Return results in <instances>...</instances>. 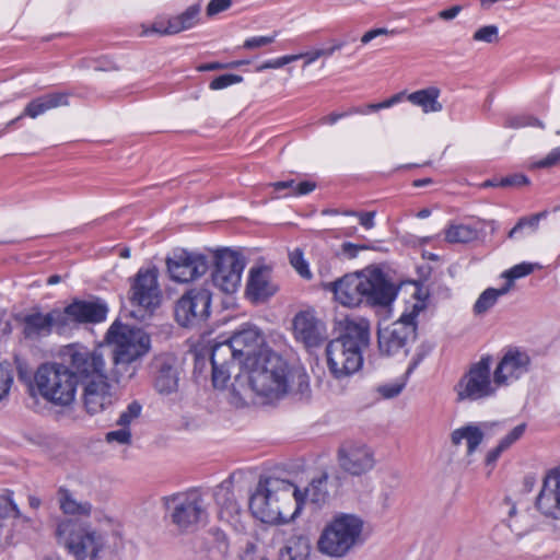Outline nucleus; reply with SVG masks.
Wrapping results in <instances>:
<instances>
[{
  "mask_svg": "<svg viewBox=\"0 0 560 560\" xmlns=\"http://www.w3.org/2000/svg\"><path fill=\"white\" fill-rule=\"evenodd\" d=\"M529 364L530 359L526 352L517 349L508 350L492 370L498 388L510 386L516 382L528 371Z\"/></svg>",
  "mask_w": 560,
  "mask_h": 560,
  "instance_id": "obj_21",
  "label": "nucleus"
},
{
  "mask_svg": "<svg viewBox=\"0 0 560 560\" xmlns=\"http://www.w3.org/2000/svg\"><path fill=\"white\" fill-rule=\"evenodd\" d=\"M153 387L163 396H168L178 390L180 368L175 355L163 353L154 358L152 362Z\"/></svg>",
  "mask_w": 560,
  "mask_h": 560,
  "instance_id": "obj_19",
  "label": "nucleus"
},
{
  "mask_svg": "<svg viewBox=\"0 0 560 560\" xmlns=\"http://www.w3.org/2000/svg\"><path fill=\"white\" fill-rule=\"evenodd\" d=\"M509 292V287L501 289L488 288L485 290L474 305V312L477 315L487 313L498 301V299Z\"/></svg>",
  "mask_w": 560,
  "mask_h": 560,
  "instance_id": "obj_38",
  "label": "nucleus"
},
{
  "mask_svg": "<svg viewBox=\"0 0 560 560\" xmlns=\"http://www.w3.org/2000/svg\"><path fill=\"white\" fill-rule=\"evenodd\" d=\"M364 302L374 307H388L396 299L399 287L377 267L362 270Z\"/></svg>",
  "mask_w": 560,
  "mask_h": 560,
  "instance_id": "obj_13",
  "label": "nucleus"
},
{
  "mask_svg": "<svg viewBox=\"0 0 560 560\" xmlns=\"http://www.w3.org/2000/svg\"><path fill=\"white\" fill-rule=\"evenodd\" d=\"M56 536L77 560H96L104 547L102 534L72 521H61L56 528Z\"/></svg>",
  "mask_w": 560,
  "mask_h": 560,
  "instance_id": "obj_8",
  "label": "nucleus"
},
{
  "mask_svg": "<svg viewBox=\"0 0 560 560\" xmlns=\"http://www.w3.org/2000/svg\"><path fill=\"white\" fill-rule=\"evenodd\" d=\"M364 521L351 513H337L323 528L317 540L320 553L342 558L363 542Z\"/></svg>",
  "mask_w": 560,
  "mask_h": 560,
  "instance_id": "obj_4",
  "label": "nucleus"
},
{
  "mask_svg": "<svg viewBox=\"0 0 560 560\" xmlns=\"http://www.w3.org/2000/svg\"><path fill=\"white\" fill-rule=\"evenodd\" d=\"M290 369L278 353L262 352L249 368L241 371L232 383L233 394L246 400L252 395L278 399L289 388Z\"/></svg>",
  "mask_w": 560,
  "mask_h": 560,
  "instance_id": "obj_1",
  "label": "nucleus"
},
{
  "mask_svg": "<svg viewBox=\"0 0 560 560\" xmlns=\"http://www.w3.org/2000/svg\"><path fill=\"white\" fill-rule=\"evenodd\" d=\"M215 502L219 506V517L231 522L238 513L240 506L234 499L233 492L225 487H218L214 492Z\"/></svg>",
  "mask_w": 560,
  "mask_h": 560,
  "instance_id": "obj_32",
  "label": "nucleus"
},
{
  "mask_svg": "<svg viewBox=\"0 0 560 560\" xmlns=\"http://www.w3.org/2000/svg\"><path fill=\"white\" fill-rule=\"evenodd\" d=\"M529 183L528 178L522 174H514L512 176L504 177L500 180L499 186H522Z\"/></svg>",
  "mask_w": 560,
  "mask_h": 560,
  "instance_id": "obj_59",
  "label": "nucleus"
},
{
  "mask_svg": "<svg viewBox=\"0 0 560 560\" xmlns=\"http://www.w3.org/2000/svg\"><path fill=\"white\" fill-rule=\"evenodd\" d=\"M479 232L468 224H451L445 230V240L448 243H469L477 240Z\"/></svg>",
  "mask_w": 560,
  "mask_h": 560,
  "instance_id": "obj_37",
  "label": "nucleus"
},
{
  "mask_svg": "<svg viewBox=\"0 0 560 560\" xmlns=\"http://www.w3.org/2000/svg\"><path fill=\"white\" fill-rule=\"evenodd\" d=\"M47 110L39 97L31 101L24 108L23 115L30 118H37L39 115L45 114Z\"/></svg>",
  "mask_w": 560,
  "mask_h": 560,
  "instance_id": "obj_52",
  "label": "nucleus"
},
{
  "mask_svg": "<svg viewBox=\"0 0 560 560\" xmlns=\"http://www.w3.org/2000/svg\"><path fill=\"white\" fill-rule=\"evenodd\" d=\"M210 361L211 365H230L238 362L233 336L230 339L215 343L212 347Z\"/></svg>",
  "mask_w": 560,
  "mask_h": 560,
  "instance_id": "obj_35",
  "label": "nucleus"
},
{
  "mask_svg": "<svg viewBox=\"0 0 560 560\" xmlns=\"http://www.w3.org/2000/svg\"><path fill=\"white\" fill-rule=\"evenodd\" d=\"M536 506L545 516L560 520V469L545 477Z\"/></svg>",
  "mask_w": 560,
  "mask_h": 560,
  "instance_id": "obj_25",
  "label": "nucleus"
},
{
  "mask_svg": "<svg viewBox=\"0 0 560 560\" xmlns=\"http://www.w3.org/2000/svg\"><path fill=\"white\" fill-rule=\"evenodd\" d=\"M230 365H212V382L215 387H223L230 378Z\"/></svg>",
  "mask_w": 560,
  "mask_h": 560,
  "instance_id": "obj_50",
  "label": "nucleus"
},
{
  "mask_svg": "<svg viewBox=\"0 0 560 560\" xmlns=\"http://www.w3.org/2000/svg\"><path fill=\"white\" fill-rule=\"evenodd\" d=\"M537 267H539L537 264L521 262L505 270L502 273V277L506 279V283L503 287H509L510 291L515 280L530 275Z\"/></svg>",
  "mask_w": 560,
  "mask_h": 560,
  "instance_id": "obj_39",
  "label": "nucleus"
},
{
  "mask_svg": "<svg viewBox=\"0 0 560 560\" xmlns=\"http://www.w3.org/2000/svg\"><path fill=\"white\" fill-rule=\"evenodd\" d=\"M172 523L180 530H194L208 518L207 503L198 491L183 492L163 499Z\"/></svg>",
  "mask_w": 560,
  "mask_h": 560,
  "instance_id": "obj_9",
  "label": "nucleus"
},
{
  "mask_svg": "<svg viewBox=\"0 0 560 560\" xmlns=\"http://www.w3.org/2000/svg\"><path fill=\"white\" fill-rule=\"evenodd\" d=\"M138 359L121 355H113L114 368L112 370V380L119 384H127L138 371Z\"/></svg>",
  "mask_w": 560,
  "mask_h": 560,
  "instance_id": "obj_33",
  "label": "nucleus"
},
{
  "mask_svg": "<svg viewBox=\"0 0 560 560\" xmlns=\"http://www.w3.org/2000/svg\"><path fill=\"white\" fill-rule=\"evenodd\" d=\"M325 289L331 291L335 300L343 306L354 307L364 302L362 271L329 282Z\"/></svg>",
  "mask_w": 560,
  "mask_h": 560,
  "instance_id": "obj_24",
  "label": "nucleus"
},
{
  "mask_svg": "<svg viewBox=\"0 0 560 560\" xmlns=\"http://www.w3.org/2000/svg\"><path fill=\"white\" fill-rule=\"evenodd\" d=\"M312 544L308 536L293 534L278 549V560H310Z\"/></svg>",
  "mask_w": 560,
  "mask_h": 560,
  "instance_id": "obj_27",
  "label": "nucleus"
},
{
  "mask_svg": "<svg viewBox=\"0 0 560 560\" xmlns=\"http://www.w3.org/2000/svg\"><path fill=\"white\" fill-rule=\"evenodd\" d=\"M374 218H375V211L370 212H360L358 214V219L360 221V224L365 228L366 230H370L374 228Z\"/></svg>",
  "mask_w": 560,
  "mask_h": 560,
  "instance_id": "obj_64",
  "label": "nucleus"
},
{
  "mask_svg": "<svg viewBox=\"0 0 560 560\" xmlns=\"http://www.w3.org/2000/svg\"><path fill=\"white\" fill-rule=\"evenodd\" d=\"M303 55H288V56H282V57H279L277 59H273V60H268L261 65H259L257 68H256V71L257 72H261L266 69H278V68H282L283 66L290 63V62H293V61H296L299 59H301Z\"/></svg>",
  "mask_w": 560,
  "mask_h": 560,
  "instance_id": "obj_46",
  "label": "nucleus"
},
{
  "mask_svg": "<svg viewBox=\"0 0 560 560\" xmlns=\"http://www.w3.org/2000/svg\"><path fill=\"white\" fill-rule=\"evenodd\" d=\"M232 4L231 0H211L207 7V15L213 16L228 10Z\"/></svg>",
  "mask_w": 560,
  "mask_h": 560,
  "instance_id": "obj_56",
  "label": "nucleus"
},
{
  "mask_svg": "<svg viewBox=\"0 0 560 560\" xmlns=\"http://www.w3.org/2000/svg\"><path fill=\"white\" fill-rule=\"evenodd\" d=\"M340 469L351 476H362L375 466L374 451L363 442L346 441L337 452Z\"/></svg>",
  "mask_w": 560,
  "mask_h": 560,
  "instance_id": "obj_18",
  "label": "nucleus"
},
{
  "mask_svg": "<svg viewBox=\"0 0 560 560\" xmlns=\"http://www.w3.org/2000/svg\"><path fill=\"white\" fill-rule=\"evenodd\" d=\"M292 325L295 340L306 349L320 347L327 338L326 326L316 317L314 311L299 312L294 316Z\"/></svg>",
  "mask_w": 560,
  "mask_h": 560,
  "instance_id": "obj_20",
  "label": "nucleus"
},
{
  "mask_svg": "<svg viewBox=\"0 0 560 560\" xmlns=\"http://www.w3.org/2000/svg\"><path fill=\"white\" fill-rule=\"evenodd\" d=\"M34 387L48 402L68 407L75 400L78 384L60 362L42 364L34 375Z\"/></svg>",
  "mask_w": 560,
  "mask_h": 560,
  "instance_id": "obj_5",
  "label": "nucleus"
},
{
  "mask_svg": "<svg viewBox=\"0 0 560 560\" xmlns=\"http://www.w3.org/2000/svg\"><path fill=\"white\" fill-rule=\"evenodd\" d=\"M107 307L100 302L75 301L63 310L50 312L52 331L65 334L82 323H100L106 318Z\"/></svg>",
  "mask_w": 560,
  "mask_h": 560,
  "instance_id": "obj_11",
  "label": "nucleus"
},
{
  "mask_svg": "<svg viewBox=\"0 0 560 560\" xmlns=\"http://www.w3.org/2000/svg\"><path fill=\"white\" fill-rule=\"evenodd\" d=\"M199 13L200 7L198 4L191 5L182 14L168 19L166 28L156 25L154 30L160 32V35H174L189 30L198 23Z\"/></svg>",
  "mask_w": 560,
  "mask_h": 560,
  "instance_id": "obj_29",
  "label": "nucleus"
},
{
  "mask_svg": "<svg viewBox=\"0 0 560 560\" xmlns=\"http://www.w3.org/2000/svg\"><path fill=\"white\" fill-rule=\"evenodd\" d=\"M328 475L323 472L318 478L312 479L310 485L304 489L300 490L295 487L294 493V512L298 515L302 509V506L306 503H313L315 505L324 504L328 497L327 490Z\"/></svg>",
  "mask_w": 560,
  "mask_h": 560,
  "instance_id": "obj_26",
  "label": "nucleus"
},
{
  "mask_svg": "<svg viewBox=\"0 0 560 560\" xmlns=\"http://www.w3.org/2000/svg\"><path fill=\"white\" fill-rule=\"evenodd\" d=\"M560 163V147L552 149L546 158L537 161L534 167L546 168L558 165Z\"/></svg>",
  "mask_w": 560,
  "mask_h": 560,
  "instance_id": "obj_51",
  "label": "nucleus"
},
{
  "mask_svg": "<svg viewBox=\"0 0 560 560\" xmlns=\"http://www.w3.org/2000/svg\"><path fill=\"white\" fill-rule=\"evenodd\" d=\"M80 385L82 386V404L88 413H100L113 405L115 397L107 375Z\"/></svg>",
  "mask_w": 560,
  "mask_h": 560,
  "instance_id": "obj_23",
  "label": "nucleus"
},
{
  "mask_svg": "<svg viewBox=\"0 0 560 560\" xmlns=\"http://www.w3.org/2000/svg\"><path fill=\"white\" fill-rule=\"evenodd\" d=\"M276 35L252 37L244 42V48L254 49L273 43Z\"/></svg>",
  "mask_w": 560,
  "mask_h": 560,
  "instance_id": "obj_57",
  "label": "nucleus"
},
{
  "mask_svg": "<svg viewBox=\"0 0 560 560\" xmlns=\"http://www.w3.org/2000/svg\"><path fill=\"white\" fill-rule=\"evenodd\" d=\"M245 260L241 254L221 249L214 256L213 284L224 293H234L241 284Z\"/></svg>",
  "mask_w": 560,
  "mask_h": 560,
  "instance_id": "obj_14",
  "label": "nucleus"
},
{
  "mask_svg": "<svg viewBox=\"0 0 560 560\" xmlns=\"http://www.w3.org/2000/svg\"><path fill=\"white\" fill-rule=\"evenodd\" d=\"M20 510L10 497L0 498V521L9 517H19Z\"/></svg>",
  "mask_w": 560,
  "mask_h": 560,
  "instance_id": "obj_49",
  "label": "nucleus"
},
{
  "mask_svg": "<svg viewBox=\"0 0 560 560\" xmlns=\"http://www.w3.org/2000/svg\"><path fill=\"white\" fill-rule=\"evenodd\" d=\"M277 291V287L269 281V273L266 269H252L247 283V294L255 301H264Z\"/></svg>",
  "mask_w": 560,
  "mask_h": 560,
  "instance_id": "obj_28",
  "label": "nucleus"
},
{
  "mask_svg": "<svg viewBox=\"0 0 560 560\" xmlns=\"http://www.w3.org/2000/svg\"><path fill=\"white\" fill-rule=\"evenodd\" d=\"M233 339L242 371L249 368V363L256 361L262 352H271L265 345L262 334L255 327L237 331L233 335Z\"/></svg>",
  "mask_w": 560,
  "mask_h": 560,
  "instance_id": "obj_22",
  "label": "nucleus"
},
{
  "mask_svg": "<svg viewBox=\"0 0 560 560\" xmlns=\"http://www.w3.org/2000/svg\"><path fill=\"white\" fill-rule=\"evenodd\" d=\"M166 267L173 281L186 283L203 276L209 264L201 254L176 249L166 258Z\"/></svg>",
  "mask_w": 560,
  "mask_h": 560,
  "instance_id": "obj_17",
  "label": "nucleus"
},
{
  "mask_svg": "<svg viewBox=\"0 0 560 560\" xmlns=\"http://www.w3.org/2000/svg\"><path fill=\"white\" fill-rule=\"evenodd\" d=\"M483 432L477 424H467L465 427L454 430L451 434L453 445H459L463 440L467 444V453L472 454L479 444L482 442Z\"/></svg>",
  "mask_w": 560,
  "mask_h": 560,
  "instance_id": "obj_31",
  "label": "nucleus"
},
{
  "mask_svg": "<svg viewBox=\"0 0 560 560\" xmlns=\"http://www.w3.org/2000/svg\"><path fill=\"white\" fill-rule=\"evenodd\" d=\"M492 357L483 355L471 363L454 385L457 402H480L497 395L498 386L492 375Z\"/></svg>",
  "mask_w": 560,
  "mask_h": 560,
  "instance_id": "obj_6",
  "label": "nucleus"
},
{
  "mask_svg": "<svg viewBox=\"0 0 560 560\" xmlns=\"http://www.w3.org/2000/svg\"><path fill=\"white\" fill-rule=\"evenodd\" d=\"M420 311L421 306L413 304L410 312L401 314L397 320L378 329L377 343L383 355L395 357L408 353L409 346L417 337L416 318Z\"/></svg>",
  "mask_w": 560,
  "mask_h": 560,
  "instance_id": "obj_7",
  "label": "nucleus"
},
{
  "mask_svg": "<svg viewBox=\"0 0 560 560\" xmlns=\"http://www.w3.org/2000/svg\"><path fill=\"white\" fill-rule=\"evenodd\" d=\"M113 354L139 359L150 349V337L142 329L115 323L107 332Z\"/></svg>",
  "mask_w": 560,
  "mask_h": 560,
  "instance_id": "obj_12",
  "label": "nucleus"
},
{
  "mask_svg": "<svg viewBox=\"0 0 560 560\" xmlns=\"http://www.w3.org/2000/svg\"><path fill=\"white\" fill-rule=\"evenodd\" d=\"M526 424L521 423L516 425L509 434H506L500 442L509 448L514 442H516L524 434Z\"/></svg>",
  "mask_w": 560,
  "mask_h": 560,
  "instance_id": "obj_54",
  "label": "nucleus"
},
{
  "mask_svg": "<svg viewBox=\"0 0 560 560\" xmlns=\"http://www.w3.org/2000/svg\"><path fill=\"white\" fill-rule=\"evenodd\" d=\"M244 63H246V61H236V62H232V63H228V65L220 63V62H209V63L200 65L197 68V70L198 71H213V70L224 69V68L236 67V66L244 65Z\"/></svg>",
  "mask_w": 560,
  "mask_h": 560,
  "instance_id": "obj_62",
  "label": "nucleus"
},
{
  "mask_svg": "<svg viewBox=\"0 0 560 560\" xmlns=\"http://www.w3.org/2000/svg\"><path fill=\"white\" fill-rule=\"evenodd\" d=\"M13 384V372L9 364L0 363V401L5 399Z\"/></svg>",
  "mask_w": 560,
  "mask_h": 560,
  "instance_id": "obj_43",
  "label": "nucleus"
},
{
  "mask_svg": "<svg viewBox=\"0 0 560 560\" xmlns=\"http://www.w3.org/2000/svg\"><path fill=\"white\" fill-rule=\"evenodd\" d=\"M212 540L215 542L214 549L220 556H225L229 549L226 536L223 532L217 529L211 533Z\"/></svg>",
  "mask_w": 560,
  "mask_h": 560,
  "instance_id": "obj_53",
  "label": "nucleus"
},
{
  "mask_svg": "<svg viewBox=\"0 0 560 560\" xmlns=\"http://www.w3.org/2000/svg\"><path fill=\"white\" fill-rule=\"evenodd\" d=\"M61 509L67 514H75V513L81 512L82 506L75 500H73L70 497L66 495L61 500Z\"/></svg>",
  "mask_w": 560,
  "mask_h": 560,
  "instance_id": "obj_60",
  "label": "nucleus"
},
{
  "mask_svg": "<svg viewBox=\"0 0 560 560\" xmlns=\"http://www.w3.org/2000/svg\"><path fill=\"white\" fill-rule=\"evenodd\" d=\"M156 268L140 269L130 287V303L138 312L152 313L161 303V290L158 283Z\"/></svg>",
  "mask_w": 560,
  "mask_h": 560,
  "instance_id": "obj_15",
  "label": "nucleus"
},
{
  "mask_svg": "<svg viewBox=\"0 0 560 560\" xmlns=\"http://www.w3.org/2000/svg\"><path fill=\"white\" fill-rule=\"evenodd\" d=\"M404 387H405L404 382L395 381L392 383L381 384L375 388V390L383 398L390 399V398L398 396L402 392Z\"/></svg>",
  "mask_w": 560,
  "mask_h": 560,
  "instance_id": "obj_45",
  "label": "nucleus"
},
{
  "mask_svg": "<svg viewBox=\"0 0 560 560\" xmlns=\"http://www.w3.org/2000/svg\"><path fill=\"white\" fill-rule=\"evenodd\" d=\"M440 90L435 86L416 91L407 96L408 101L422 108L423 113H438L443 109L439 102Z\"/></svg>",
  "mask_w": 560,
  "mask_h": 560,
  "instance_id": "obj_30",
  "label": "nucleus"
},
{
  "mask_svg": "<svg viewBox=\"0 0 560 560\" xmlns=\"http://www.w3.org/2000/svg\"><path fill=\"white\" fill-rule=\"evenodd\" d=\"M369 249L366 245L353 244L350 242H346L340 247V253L348 259H352L357 257L359 252Z\"/></svg>",
  "mask_w": 560,
  "mask_h": 560,
  "instance_id": "obj_55",
  "label": "nucleus"
},
{
  "mask_svg": "<svg viewBox=\"0 0 560 560\" xmlns=\"http://www.w3.org/2000/svg\"><path fill=\"white\" fill-rule=\"evenodd\" d=\"M370 345V323L364 318H347L342 334L326 347L327 365L335 378L352 375L362 365V352Z\"/></svg>",
  "mask_w": 560,
  "mask_h": 560,
  "instance_id": "obj_2",
  "label": "nucleus"
},
{
  "mask_svg": "<svg viewBox=\"0 0 560 560\" xmlns=\"http://www.w3.org/2000/svg\"><path fill=\"white\" fill-rule=\"evenodd\" d=\"M294 493L295 486L288 480L261 479L249 499V510L262 523H287L296 516Z\"/></svg>",
  "mask_w": 560,
  "mask_h": 560,
  "instance_id": "obj_3",
  "label": "nucleus"
},
{
  "mask_svg": "<svg viewBox=\"0 0 560 560\" xmlns=\"http://www.w3.org/2000/svg\"><path fill=\"white\" fill-rule=\"evenodd\" d=\"M68 97L69 95L62 92L49 93L39 96L46 110L57 108L60 106H67L69 104Z\"/></svg>",
  "mask_w": 560,
  "mask_h": 560,
  "instance_id": "obj_44",
  "label": "nucleus"
},
{
  "mask_svg": "<svg viewBox=\"0 0 560 560\" xmlns=\"http://www.w3.org/2000/svg\"><path fill=\"white\" fill-rule=\"evenodd\" d=\"M211 293L205 288L187 291L176 303L175 317L184 327L199 324L210 314Z\"/></svg>",
  "mask_w": 560,
  "mask_h": 560,
  "instance_id": "obj_16",
  "label": "nucleus"
},
{
  "mask_svg": "<svg viewBox=\"0 0 560 560\" xmlns=\"http://www.w3.org/2000/svg\"><path fill=\"white\" fill-rule=\"evenodd\" d=\"M547 212L542 211L529 217H523L518 220L515 226L509 232V237L514 238L515 235L522 230H529L530 232H535L538 229V224L542 218H546Z\"/></svg>",
  "mask_w": 560,
  "mask_h": 560,
  "instance_id": "obj_40",
  "label": "nucleus"
},
{
  "mask_svg": "<svg viewBox=\"0 0 560 560\" xmlns=\"http://www.w3.org/2000/svg\"><path fill=\"white\" fill-rule=\"evenodd\" d=\"M243 78L238 74H222L213 79L209 85L211 90H222L232 84L241 83Z\"/></svg>",
  "mask_w": 560,
  "mask_h": 560,
  "instance_id": "obj_48",
  "label": "nucleus"
},
{
  "mask_svg": "<svg viewBox=\"0 0 560 560\" xmlns=\"http://www.w3.org/2000/svg\"><path fill=\"white\" fill-rule=\"evenodd\" d=\"M50 318V312L27 315L24 319V335L27 338L49 335L52 331Z\"/></svg>",
  "mask_w": 560,
  "mask_h": 560,
  "instance_id": "obj_34",
  "label": "nucleus"
},
{
  "mask_svg": "<svg viewBox=\"0 0 560 560\" xmlns=\"http://www.w3.org/2000/svg\"><path fill=\"white\" fill-rule=\"evenodd\" d=\"M291 264L302 277L308 278L311 276L301 253H293L291 255Z\"/></svg>",
  "mask_w": 560,
  "mask_h": 560,
  "instance_id": "obj_58",
  "label": "nucleus"
},
{
  "mask_svg": "<svg viewBox=\"0 0 560 560\" xmlns=\"http://www.w3.org/2000/svg\"><path fill=\"white\" fill-rule=\"evenodd\" d=\"M472 39L476 42H483L487 44H495L500 40L499 28L495 25L482 26L474 33Z\"/></svg>",
  "mask_w": 560,
  "mask_h": 560,
  "instance_id": "obj_42",
  "label": "nucleus"
},
{
  "mask_svg": "<svg viewBox=\"0 0 560 560\" xmlns=\"http://www.w3.org/2000/svg\"><path fill=\"white\" fill-rule=\"evenodd\" d=\"M388 34H394V31H389L387 28H374V30H371L369 32H366L362 37H361V43L362 44H368L370 43L372 39L376 38L377 36H381V35H388Z\"/></svg>",
  "mask_w": 560,
  "mask_h": 560,
  "instance_id": "obj_63",
  "label": "nucleus"
},
{
  "mask_svg": "<svg viewBox=\"0 0 560 560\" xmlns=\"http://www.w3.org/2000/svg\"><path fill=\"white\" fill-rule=\"evenodd\" d=\"M141 410H142V407L139 402H137V401L130 402L127 406L126 410H124L120 413V416L116 422L117 425L122 427V428H129L130 423L140 417Z\"/></svg>",
  "mask_w": 560,
  "mask_h": 560,
  "instance_id": "obj_41",
  "label": "nucleus"
},
{
  "mask_svg": "<svg viewBox=\"0 0 560 560\" xmlns=\"http://www.w3.org/2000/svg\"><path fill=\"white\" fill-rule=\"evenodd\" d=\"M270 186L273 188L276 192L287 190L288 192H285L283 197L304 196L312 192L316 188V184L314 182L304 180L296 183L294 179L276 182L272 183Z\"/></svg>",
  "mask_w": 560,
  "mask_h": 560,
  "instance_id": "obj_36",
  "label": "nucleus"
},
{
  "mask_svg": "<svg viewBox=\"0 0 560 560\" xmlns=\"http://www.w3.org/2000/svg\"><path fill=\"white\" fill-rule=\"evenodd\" d=\"M400 97H401L400 94H395L394 96H392L390 98H388L384 102L366 105V109H368V112H376V110H380L383 108H388V107L393 106L394 104H396L397 102H399Z\"/></svg>",
  "mask_w": 560,
  "mask_h": 560,
  "instance_id": "obj_61",
  "label": "nucleus"
},
{
  "mask_svg": "<svg viewBox=\"0 0 560 560\" xmlns=\"http://www.w3.org/2000/svg\"><path fill=\"white\" fill-rule=\"evenodd\" d=\"M60 360L78 385L107 375L104 355L96 349L69 345L61 350Z\"/></svg>",
  "mask_w": 560,
  "mask_h": 560,
  "instance_id": "obj_10",
  "label": "nucleus"
},
{
  "mask_svg": "<svg viewBox=\"0 0 560 560\" xmlns=\"http://www.w3.org/2000/svg\"><path fill=\"white\" fill-rule=\"evenodd\" d=\"M105 440L108 443H117L120 445H129L131 443V432L129 428H122L114 431H109L105 435Z\"/></svg>",
  "mask_w": 560,
  "mask_h": 560,
  "instance_id": "obj_47",
  "label": "nucleus"
}]
</instances>
